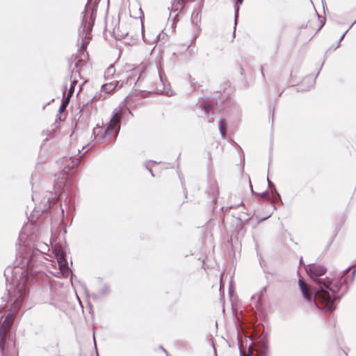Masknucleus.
Wrapping results in <instances>:
<instances>
[{"instance_id":"obj_1","label":"nucleus","mask_w":356,"mask_h":356,"mask_svg":"<svg viewBox=\"0 0 356 356\" xmlns=\"http://www.w3.org/2000/svg\"><path fill=\"white\" fill-rule=\"evenodd\" d=\"M316 285L310 293L302 278H299L298 285L302 296L307 302H314L315 306L323 311H333L336 308L337 302L348 290L356 273V268H345L341 275L336 280L328 278L327 268H303Z\"/></svg>"},{"instance_id":"obj_2","label":"nucleus","mask_w":356,"mask_h":356,"mask_svg":"<svg viewBox=\"0 0 356 356\" xmlns=\"http://www.w3.org/2000/svg\"><path fill=\"white\" fill-rule=\"evenodd\" d=\"M33 268H5L6 278L10 301L15 309H19L29 293L31 282L34 278Z\"/></svg>"},{"instance_id":"obj_3","label":"nucleus","mask_w":356,"mask_h":356,"mask_svg":"<svg viewBox=\"0 0 356 356\" xmlns=\"http://www.w3.org/2000/svg\"><path fill=\"white\" fill-rule=\"evenodd\" d=\"M122 118V113L120 111H114L112 118L110 120V122L107 126V127L103 130L102 128H95L93 129V134L95 135V139L97 143H102L104 141L107 137L111 136L113 131L116 129L115 136L120 131V121Z\"/></svg>"},{"instance_id":"obj_4","label":"nucleus","mask_w":356,"mask_h":356,"mask_svg":"<svg viewBox=\"0 0 356 356\" xmlns=\"http://www.w3.org/2000/svg\"><path fill=\"white\" fill-rule=\"evenodd\" d=\"M11 327L12 323L8 320V318L0 323V356H8L10 354L11 346L15 345L10 336Z\"/></svg>"},{"instance_id":"obj_5","label":"nucleus","mask_w":356,"mask_h":356,"mask_svg":"<svg viewBox=\"0 0 356 356\" xmlns=\"http://www.w3.org/2000/svg\"><path fill=\"white\" fill-rule=\"evenodd\" d=\"M11 327L12 323L8 320V318L0 323V356H8L10 354L11 346L15 345L10 336Z\"/></svg>"},{"instance_id":"obj_6","label":"nucleus","mask_w":356,"mask_h":356,"mask_svg":"<svg viewBox=\"0 0 356 356\" xmlns=\"http://www.w3.org/2000/svg\"><path fill=\"white\" fill-rule=\"evenodd\" d=\"M252 341L248 348V353L252 356H268V345L264 334H259L256 339L250 338Z\"/></svg>"},{"instance_id":"obj_7","label":"nucleus","mask_w":356,"mask_h":356,"mask_svg":"<svg viewBox=\"0 0 356 356\" xmlns=\"http://www.w3.org/2000/svg\"><path fill=\"white\" fill-rule=\"evenodd\" d=\"M93 26V22L90 19L83 20L81 25L79 29V42L81 40V49H86L87 45L89 44L90 41V33Z\"/></svg>"},{"instance_id":"obj_8","label":"nucleus","mask_w":356,"mask_h":356,"mask_svg":"<svg viewBox=\"0 0 356 356\" xmlns=\"http://www.w3.org/2000/svg\"><path fill=\"white\" fill-rule=\"evenodd\" d=\"M52 249L54 257L57 260L58 267H68V263L62 246L60 245H52Z\"/></svg>"},{"instance_id":"obj_9","label":"nucleus","mask_w":356,"mask_h":356,"mask_svg":"<svg viewBox=\"0 0 356 356\" xmlns=\"http://www.w3.org/2000/svg\"><path fill=\"white\" fill-rule=\"evenodd\" d=\"M191 22L195 26V33L194 34L193 38L192 39V42L194 40H195L201 32V10L200 9H195L193 11L191 15Z\"/></svg>"},{"instance_id":"obj_10","label":"nucleus","mask_w":356,"mask_h":356,"mask_svg":"<svg viewBox=\"0 0 356 356\" xmlns=\"http://www.w3.org/2000/svg\"><path fill=\"white\" fill-rule=\"evenodd\" d=\"M111 290L109 284L103 283L99 289L97 293L92 294L93 299H97L100 297H107L111 294Z\"/></svg>"},{"instance_id":"obj_11","label":"nucleus","mask_w":356,"mask_h":356,"mask_svg":"<svg viewBox=\"0 0 356 356\" xmlns=\"http://www.w3.org/2000/svg\"><path fill=\"white\" fill-rule=\"evenodd\" d=\"M58 344L59 343L58 340H54L51 345L47 346L46 347V350L51 353V354H54L57 356L59 355L60 353Z\"/></svg>"},{"instance_id":"obj_12","label":"nucleus","mask_w":356,"mask_h":356,"mask_svg":"<svg viewBox=\"0 0 356 356\" xmlns=\"http://www.w3.org/2000/svg\"><path fill=\"white\" fill-rule=\"evenodd\" d=\"M54 271H50V273L54 275L56 277H60L64 273H68L70 271L72 273V268H53ZM73 273L71 275V280H72Z\"/></svg>"},{"instance_id":"obj_13","label":"nucleus","mask_w":356,"mask_h":356,"mask_svg":"<svg viewBox=\"0 0 356 356\" xmlns=\"http://www.w3.org/2000/svg\"><path fill=\"white\" fill-rule=\"evenodd\" d=\"M219 131L222 138H225L227 132V124L224 119H220L218 123Z\"/></svg>"},{"instance_id":"obj_14","label":"nucleus","mask_w":356,"mask_h":356,"mask_svg":"<svg viewBox=\"0 0 356 356\" xmlns=\"http://www.w3.org/2000/svg\"><path fill=\"white\" fill-rule=\"evenodd\" d=\"M115 73V69L113 65H111L104 72V77L106 79H113L114 74Z\"/></svg>"},{"instance_id":"obj_15","label":"nucleus","mask_w":356,"mask_h":356,"mask_svg":"<svg viewBox=\"0 0 356 356\" xmlns=\"http://www.w3.org/2000/svg\"><path fill=\"white\" fill-rule=\"evenodd\" d=\"M115 87L116 86L114 83H107L102 85V89L104 92L109 94L115 88Z\"/></svg>"},{"instance_id":"obj_16","label":"nucleus","mask_w":356,"mask_h":356,"mask_svg":"<svg viewBox=\"0 0 356 356\" xmlns=\"http://www.w3.org/2000/svg\"><path fill=\"white\" fill-rule=\"evenodd\" d=\"M70 97L69 96H67L65 98V99L62 102L61 105L60 106V108H59V112L60 113H62L66 108V106L68 104V103L70 102Z\"/></svg>"},{"instance_id":"obj_17","label":"nucleus","mask_w":356,"mask_h":356,"mask_svg":"<svg viewBox=\"0 0 356 356\" xmlns=\"http://www.w3.org/2000/svg\"><path fill=\"white\" fill-rule=\"evenodd\" d=\"M162 93L168 97H171L174 95L173 90L170 88L165 87L163 84V90H162Z\"/></svg>"},{"instance_id":"obj_18","label":"nucleus","mask_w":356,"mask_h":356,"mask_svg":"<svg viewBox=\"0 0 356 356\" xmlns=\"http://www.w3.org/2000/svg\"><path fill=\"white\" fill-rule=\"evenodd\" d=\"M77 83V81L76 80L72 81L71 83V85H70V87L69 88V91H68V94L67 96H69L70 97H71V95L73 94L74 92V87L76 85Z\"/></svg>"},{"instance_id":"obj_19","label":"nucleus","mask_w":356,"mask_h":356,"mask_svg":"<svg viewBox=\"0 0 356 356\" xmlns=\"http://www.w3.org/2000/svg\"><path fill=\"white\" fill-rule=\"evenodd\" d=\"M266 292V286H264L263 287L260 291L258 293V298H259V300H260L262 298V296H264V294Z\"/></svg>"},{"instance_id":"obj_20","label":"nucleus","mask_w":356,"mask_h":356,"mask_svg":"<svg viewBox=\"0 0 356 356\" xmlns=\"http://www.w3.org/2000/svg\"><path fill=\"white\" fill-rule=\"evenodd\" d=\"M225 271H224V272H221V273H220V288H221V287H222V286L224 284H223V277H224V276H225Z\"/></svg>"},{"instance_id":"obj_21","label":"nucleus","mask_w":356,"mask_h":356,"mask_svg":"<svg viewBox=\"0 0 356 356\" xmlns=\"http://www.w3.org/2000/svg\"><path fill=\"white\" fill-rule=\"evenodd\" d=\"M20 267L24 268V267H34V266H33V265H32L28 262L27 264H22Z\"/></svg>"},{"instance_id":"obj_22","label":"nucleus","mask_w":356,"mask_h":356,"mask_svg":"<svg viewBox=\"0 0 356 356\" xmlns=\"http://www.w3.org/2000/svg\"><path fill=\"white\" fill-rule=\"evenodd\" d=\"M238 10H239V8H237L235 11V25L236 24V22H237V18L238 16Z\"/></svg>"},{"instance_id":"obj_23","label":"nucleus","mask_w":356,"mask_h":356,"mask_svg":"<svg viewBox=\"0 0 356 356\" xmlns=\"http://www.w3.org/2000/svg\"><path fill=\"white\" fill-rule=\"evenodd\" d=\"M348 31H346L340 38L339 40V42H338V45L337 47H339L340 46V42L343 39V38L345 37L346 34L347 33Z\"/></svg>"},{"instance_id":"obj_24","label":"nucleus","mask_w":356,"mask_h":356,"mask_svg":"<svg viewBox=\"0 0 356 356\" xmlns=\"http://www.w3.org/2000/svg\"><path fill=\"white\" fill-rule=\"evenodd\" d=\"M309 81L312 83V84H313V83H314V80L312 79V77H307V78L305 79V81H307H307Z\"/></svg>"},{"instance_id":"obj_25","label":"nucleus","mask_w":356,"mask_h":356,"mask_svg":"<svg viewBox=\"0 0 356 356\" xmlns=\"http://www.w3.org/2000/svg\"><path fill=\"white\" fill-rule=\"evenodd\" d=\"M210 105L208 104H205V106H204V109H205V112H208L209 111V109L210 108Z\"/></svg>"},{"instance_id":"obj_26","label":"nucleus","mask_w":356,"mask_h":356,"mask_svg":"<svg viewBox=\"0 0 356 356\" xmlns=\"http://www.w3.org/2000/svg\"><path fill=\"white\" fill-rule=\"evenodd\" d=\"M267 181H268V184L270 187H271L272 186H274L273 182L269 180L268 177H267Z\"/></svg>"},{"instance_id":"obj_27","label":"nucleus","mask_w":356,"mask_h":356,"mask_svg":"<svg viewBox=\"0 0 356 356\" xmlns=\"http://www.w3.org/2000/svg\"><path fill=\"white\" fill-rule=\"evenodd\" d=\"M184 0H178V3L180 4L181 6H183Z\"/></svg>"},{"instance_id":"obj_28","label":"nucleus","mask_w":356,"mask_h":356,"mask_svg":"<svg viewBox=\"0 0 356 356\" xmlns=\"http://www.w3.org/2000/svg\"><path fill=\"white\" fill-rule=\"evenodd\" d=\"M260 305H261V304H260V302H259V301H258V302H257V304H256V307H257V308L258 309H259Z\"/></svg>"},{"instance_id":"obj_29","label":"nucleus","mask_w":356,"mask_h":356,"mask_svg":"<svg viewBox=\"0 0 356 356\" xmlns=\"http://www.w3.org/2000/svg\"><path fill=\"white\" fill-rule=\"evenodd\" d=\"M243 0H236L237 4H241L243 3Z\"/></svg>"},{"instance_id":"obj_30","label":"nucleus","mask_w":356,"mask_h":356,"mask_svg":"<svg viewBox=\"0 0 356 356\" xmlns=\"http://www.w3.org/2000/svg\"><path fill=\"white\" fill-rule=\"evenodd\" d=\"M161 350H163L165 353H167L166 350L163 348V346H161Z\"/></svg>"},{"instance_id":"obj_31","label":"nucleus","mask_w":356,"mask_h":356,"mask_svg":"<svg viewBox=\"0 0 356 356\" xmlns=\"http://www.w3.org/2000/svg\"><path fill=\"white\" fill-rule=\"evenodd\" d=\"M240 355H241V356H244V355H243V352H242V350H241V349H240Z\"/></svg>"},{"instance_id":"obj_32","label":"nucleus","mask_w":356,"mask_h":356,"mask_svg":"<svg viewBox=\"0 0 356 356\" xmlns=\"http://www.w3.org/2000/svg\"><path fill=\"white\" fill-rule=\"evenodd\" d=\"M232 291L231 289L229 288V295H231V294H232Z\"/></svg>"},{"instance_id":"obj_33","label":"nucleus","mask_w":356,"mask_h":356,"mask_svg":"<svg viewBox=\"0 0 356 356\" xmlns=\"http://www.w3.org/2000/svg\"><path fill=\"white\" fill-rule=\"evenodd\" d=\"M355 23H356V22H355L354 23H353V24H352V25H351V26H350L349 29H351V28H352V26H353Z\"/></svg>"},{"instance_id":"obj_34","label":"nucleus","mask_w":356,"mask_h":356,"mask_svg":"<svg viewBox=\"0 0 356 356\" xmlns=\"http://www.w3.org/2000/svg\"><path fill=\"white\" fill-rule=\"evenodd\" d=\"M265 273H267V274H272V273H271V272H270V271H265Z\"/></svg>"},{"instance_id":"obj_35","label":"nucleus","mask_w":356,"mask_h":356,"mask_svg":"<svg viewBox=\"0 0 356 356\" xmlns=\"http://www.w3.org/2000/svg\"><path fill=\"white\" fill-rule=\"evenodd\" d=\"M349 267H351V268L356 267V264L351 265V266H350Z\"/></svg>"},{"instance_id":"obj_36","label":"nucleus","mask_w":356,"mask_h":356,"mask_svg":"<svg viewBox=\"0 0 356 356\" xmlns=\"http://www.w3.org/2000/svg\"><path fill=\"white\" fill-rule=\"evenodd\" d=\"M300 268H298L297 273H298V275L300 274Z\"/></svg>"},{"instance_id":"obj_37","label":"nucleus","mask_w":356,"mask_h":356,"mask_svg":"<svg viewBox=\"0 0 356 356\" xmlns=\"http://www.w3.org/2000/svg\"><path fill=\"white\" fill-rule=\"evenodd\" d=\"M266 279H267L268 280H270V277H268V275H266Z\"/></svg>"},{"instance_id":"obj_38","label":"nucleus","mask_w":356,"mask_h":356,"mask_svg":"<svg viewBox=\"0 0 356 356\" xmlns=\"http://www.w3.org/2000/svg\"><path fill=\"white\" fill-rule=\"evenodd\" d=\"M149 172L152 174V175L153 176V174H152V170H151L150 169H149Z\"/></svg>"},{"instance_id":"obj_39","label":"nucleus","mask_w":356,"mask_h":356,"mask_svg":"<svg viewBox=\"0 0 356 356\" xmlns=\"http://www.w3.org/2000/svg\"><path fill=\"white\" fill-rule=\"evenodd\" d=\"M236 207H234V206H231L229 207L230 209H232V208H236Z\"/></svg>"},{"instance_id":"obj_40","label":"nucleus","mask_w":356,"mask_h":356,"mask_svg":"<svg viewBox=\"0 0 356 356\" xmlns=\"http://www.w3.org/2000/svg\"><path fill=\"white\" fill-rule=\"evenodd\" d=\"M266 194H267V192H264V193H263V195L264 196V195H266Z\"/></svg>"},{"instance_id":"obj_41","label":"nucleus","mask_w":356,"mask_h":356,"mask_svg":"<svg viewBox=\"0 0 356 356\" xmlns=\"http://www.w3.org/2000/svg\"><path fill=\"white\" fill-rule=\"evenodd\" d=\"M312 264H308L306 267H311Z\"/></svg>"},{"instance_id":"obj_42","label":"nucleus","mask_w":356,"mask_h":356,"mask_svg":"<svg viewBox=\"0 0 356 356\" xmlns=\"http://www.w3.org/2000/svg\"><path fill=\"white\" fill-rule=\"evenodd\" d=\"M255 298V296H252V299H254Z\"/></svg>"},{"instance_id":"obj_43","label":"nucleus","mask_w":356,"mask_h":356,"mask_svg":"<svg viewBox=\"0 0 356 356\" xmlns=\"http://www.w3.org/2000/svg\"><path fill=\"white\" fill-rule=\"evenodd\" d=\"M161 82H163V79L161 76H160Z\"/></svg>"},{"instance_id":"obj_44","label":"nucleus","mask_w":356,"mask_h":356,"mask_svg":"<svg viewBox=\"0 0 356 356\" xmlns=\"http://www.w3.org/2000/svg\"><path fill=\"white\" fill-rule=\"evenodd\" d=\"M322 3L324 6V1L323 0H322Z\"/></svg>"},{"instance_id":"obj_45","label":"nucleus","mask_w":356,"mask_h":356,"mask_svg":"<svg viewBox=\"0 0 356 356\" xmlns=\"http://www.w3.org/2000/svg\"><path fill=\"white\" fill-rule=\"evenodd\" d=\"M95 348L97 349V345H96V343H95Z\"/></svg>"},{"instance_id":"obj_46","label":"nucleus","mask_w":356,"mask_h":356,"mask_svg":"<svg viewBox=\"0 0 356 356\" xmlns=\"http://www.w3.org/2000/svg\"><path fill=\"white\" fill-rule=\"evenodd\" d=\"M97 356H99L98 353H97Z\"/></svg>"}]
</instances>
